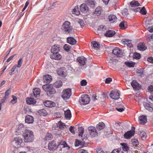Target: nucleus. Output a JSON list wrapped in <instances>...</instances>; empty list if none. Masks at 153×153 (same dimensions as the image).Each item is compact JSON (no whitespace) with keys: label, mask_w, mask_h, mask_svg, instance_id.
<instances>
[{"label":"nucleus","mask_w":153,"mask_h":153,"mask_svg":"<svg viewBox=\"0 0 153 153\" xmlns=\"http://www.w3.org/2000/svg\"><path fill=\"white\" fill-rule=\"evenodd\" d=\"M60 45H53L51 49L52 54L50 55V57L52 59L56 60H60L62 56L59 53L60 50Z\"/></svg>","instance_id":"1"},{"label":"nucleus","mask_w":153,"mask_h":153,"mask_svg":"<svg viewBox=\"0 0 153 153\" xmlns=\"http://www.w3.org/2000/svg\"><path fill=\"white\" fill-rule=\"evenodd\" d=\"M23 136L25 143H31L34 139V135L32 131L29 129H25L23 133Z\"/></svg>","instance_id":"2"},{"label":"nucleus","mask_w":153,"mask_h":153,"mask_svg":"<svg viewBox=\"0 0 153 153\" xmlns=\"http://www.w3.org/2000/svg\"><path fill=\"white\" fill-rule=\"evenodd\" d=\"M42 87L48 97H52V95L56 92L55 88L50 85L46 84L43 85Z\"/></svg>","instance_id":"3"},{"label":"nucleus","mask_w":153,"mask_h":153,"mask_svg":"<svg viewBox=\"0 0 153 153\" xmlns=\"http://www.w3.org/2000/svg\"><path fill=\"white\" fill-rule=\"evenodd\" d=\"M62 31L65 34L71 33L74 30L72 26L71 25L70 23L68 21H66L63 24L62 28Z\"/></svg>","instance_id":"4"},{"label":"nucleus","mask_w":153,"mask_h":153,"mask_svg":"<svg viewBox=\"0 0 153 153\" xmlns=\"http://www.w3.org/2000/svg\"><path fill=\"white\" fill-rule=\"evenodd\" d=\"M90 100V97L86 94H83L79 98V102L81 105L88 104Z\"/></svg>","instance_id":"5"},{"label":"nucleus","mask_w":153,"mask_h":153,"mask_svg":"<svg viewBox=\"0 0 153 153\" xmlns=\"http://www.w3.org/2000/svg\"><path fill=\"white\" fill-rule=\"evenodd\" d=\"M71 94V90L68 88L63 91L62 93V97L64 100L68 99Z\"/></svg>","instance_id":"6"},{"label":"nucleus","mask_w":153,"mask_h":153,"mask_svg":"<svg viewBox=\"0 0 153 153\" xmlns=\"http://www.w3.org/2000/svg\"><path fill=\"white\" fill-rule=\"evenodd\" d=\"M77 61L80 64V66L82 69L85 68V63L87 61L86 59L83 56L78 57L76 59Z\"/></svg>","instance_id":"7"},{"label":"nucleus","mask_w":153,"mask_h":153,"mask_svg":"<svg viewBox=\"0 0 153 153\" xmlns=\"http://www.w3.org/2000/svg\"><path fill=\"white\" fill-rule=\"evenodd\" d=\"M90 135L94 137L97 136L98 132L95 127L93 126H89L88 128Z\"/></svg>","instance_id":"8"},{"label":"nucleus","mask_w":153,"mask_h":153,"mask_svg":"<svg viewBox=\"0 0 153 153\" xmlns=\"http://www.w3.org/2000/svg\"><path fill=\"white\" fill-rule=\"evenodd\" d=\"M120 94L119 91H112L110 93L111 98L114 100H117L120 98Z\"/></svg>","instance_id":"9"},{"label":"nucleus","mask_w":153,"mask_h":153,"mask_svg":"<svg viewBox=\"0 0 153 153\" xmlns=\"http://www.w3.org/2000/svg\"><path fill=\"white\" fill-rule=\"evenodd\" d=\"M80 10L82 12L87 13L88 12L89 8L87 4L83 3L80 5Z\"/></svg>","instance_id":"10"},{"label":"nucleus","mask_w":153,"mask_h":153,"mask_svg":"<svg viewBox=\"0 0 153 153\" xmlns=\"http://www.w3.org/2000/svg\"><path fill=\"white\" fill-rule=\"evenodd\" d=\"M112 53L113 54L119 57H121L123 54L121 50L118 48H115L112 51Z\"/></svg>","instance_id":"11"},{"label":"nucleus","mask_w":153,"mask_h":153,"mask_svg":"<svg viewBox=\"0 0 153 153\" xmlns=\"http://www.w3.org/2000/svg\"><path fill=\"white\" fill-rule=\"evenodd\" d=\"M57 148V146L55 141H51L48 143V148L50 150L56 149Z\"/></svg>","instance_id":"12"},{"label":"nucleus","mask_w":153,"mask_h":153,"mask_svg":"<svg viewBox=\"0 0 153 153\" xmlns=\"http://www.w3.org/2000/svg\"><path fill=\"white\" fill-rule=\"evenodd\" d=\"M25 129V128L22 124L18 126L16 131H15V134L17 135L21 134Z\"/></svg>","instance_id":"13"},{"label":"nucleus","mask_w":153,"mask_h":153,"mask_svg":"<svg viewBox=\"0 0 153 153\" xmlns=\"http://www.w3.org/2000/svg\"><path fill=\"white\" fill-rule=\"evenodd\" d=\"M52 80V77L49 74L45 75L43 77V81L45 83L48 84L50 83Z\"/></svg>","instance_id":"14"},{"label":"nucleus","mask_w":153,"mask_h":153,"mask_svg":"<svg viewBox=\"0 0 153 153\" xmlns=\"http://www.w3.org/2000/svg\"><path fill=\"white\" fill-rule=\"evenodd\" d=\"M135 131H132L131 130L129 131L126 132L124 135V138L126 139H130L132 136H134V134Z\"/></svg>","instance_id":"15"},{"label":"nucleus","mask_w":153,"mask_h":153,"mask_svg":"<svg viewBox=\"0 0 153 153\" xmlns=\"http://www.w3.org/2000/svg\"><path fill=\"white\" fill-rule=\"evenodd\" d=\"M138 50L141 51H144L147 49L146 46L143 42H140L139 43L137 46Z\"/></svg>","instance_id":"16"},{"label":"nucleus","mask_w":153,"mask_h":153,"mask_svg":"<svg viewBox=\"0 0 153 153\" xmlns=\"http://www.w3.org/2000/svg\"><path fill=\"white\" fill-rule=\"evenodd\" d=\"M45 106L48 107H52L55 106L56 104L53 102L49 100L45 101L44 102Z\"/></svg>","instance_id":"17"},{"label":"nucleus","mask_w":153,"mask_h":153,"mask_svg":"<svg viewBox=\"0 0 153 153\" xmlns=\"http://www.w3.org/2000/svg\"><path fill=\"white\" fill-rule=\"evenodd\" d=\"M67 42L70 45H73L76 44V41L73 37L70 36L67 38Z\"/></svg>","instance_id":"18"},{"label":"nucleus","mask_w":153,"mask_h":153,"mask_svg":"<svg viewBox=\"0 0 153 153\" xmlns=\"http://www.w3.org/2000/svg\"><path fill=\"white\" fill-rule=\"evenodd\" d=\"M139 120L140 124L144 125L147 122L146 116L144 115L140 116L139 117Z\"/></svg>","instance_id":"19"},{"label":"nucleus","mask_w":153,"mask_h":153,"mask_svg":"<svg viewBox=\"0 0 153 153\" xmlns=\"http://www.w3.org/2000/svg\"><path fill=\"white\" fill-rule=\"evenodd\" d=\"M34 121L33 118L32 116L27 115L25 117V122L28 124L32 123Z\"/></svg>","instance_id":"20"},{"label":"nucleus","mask_w":153,"mask_h":153,"mask_svg":"<svg viewBox=\"0 0 153 153\" xmlns=\"http://www.w3.org/2000/svg\"><path fill=\"white\" fill-rule=\"evenodd\" d=\"M14 141L17 146L21 145L23 142L22 138L19 137H15Z\"/></svg>","instance_id":"21"},{"label":"nucleus","mask_w":153,"mask_h":153,"mask_svg":"<svg viewBox=\"0 0 153 153\" xmlns=\"http://www.w3.org/2000/svg\"><path fill=\"white\" fill-rule=\"evenodd\" d=\"M150 103L143 102V104L145 108L148 110L152 111H153V108L150 105Z\"/></svg>","instance_id":"22"},{"label":"nucleus","mask_w":153,"mask_h":153,"mask_svg":"<svg viewBox=\"0 0 153 153\" xmlns=\"http://www.w3.org/2000/svg\"><path fill=\"white\" fill-rule=\"evenodd\" d=\"M116 33L115 32L112 30H108L104 34L106 37H111L113 36Z\"/></svg>","instance_id":"23"},{"label":"nucleus","mask_w":153,"mask_h":153,"mask_svg":"<svg viewBox=\"0 0 153 153\" xmlns=\"http://www.w3.org/2000/svg\"><path fill=\"white\" fill-rule=\"evenodd\" d=\"M57 71V74L59 75L62 76H65L66 71L64 67H62L58 69Z\"/></svg>","instance_id":"24"},{"label":"nucleus","mask_w":153,"mask_h":153,"mask_svg":"<svg viewBox=\"0 0 153 153\" xmlns=\"http://www.w3.org/2000/svg\"><path fill=\"white\" fill-rule=\"evenodd\" d=\"M64 115L67 119L70 120L71 117V114L70 110L68 109L64 111Z\"/></svg>","instance_id":"25"},{"label":"nucleus","mask_w":153,"mask_h":153,"mask_svg":"<svg viewBox=\"0 0 153 153\" xmlns=\"http://www.w3.org/2000/svg\"><path fill=\"white\" fill-rule=\"evenodd\" d=\"M40 92V89L38 88H36L33 89V92L34 96L35 97H39Z\"/></svg>","instance_id":"26"},{"label":"nucleus","mask_w":153,"mask_h":153,"mask_svg":"<svg viewBox=\"0 0 153 153\" xmlns=\"http://www.w3.org/2000/svg\"><path fill=\"white\" fill-rule=\"evenodd\" d=\"M38 112L41 116H45L48 114V113L45 109L42 108L40 110H39L38 111Z\"/></svg>","instance_id":"27"},{"label":"nucleus","mask_w":153,"mask_h":153,"mask_svg":"<svg viewBox=\"0 0 153 153\" xmlns=\"http://www.w3.org/2000/svg\"><path fill=\"white\" fill-rule=\"evenodd\" d=\"M26 102L28 104H34L36 103V101L33 98L27 97L26 99Z\"/></svg>","instance_id":"28"},{"label":"nucleus","mask_w":153,"mask_h":153,"mask_svg":"<svg viewBox=\"0 0 153 153\" xmlns=\"http://www.w3.org/2000/svg\"><path fill=\"white\" fill-rule=\"evenodd\" d=\"M108 19L111 23H114L117 20V17L115 15L112 14L108 16Z\"/></svg>","instance_id":"29"},{"label":"nucleus","mask_w":153,"mask_h":153,"mask_svg":"<svg viewBox=\"0 0 153 153\" xmlns=\"http://www.w3.org/2000/svg\"><path fill=\"white\" fill-rule=\"evenodd\" d=\"M66 147H68L67 144L65 141H62V140L61 142H59V144L57 146V147L60 148H63Z\"/></svg>","instance_id":"30"},{"label":"nucleus","mask_w":153,"mask_h":153,"mask_svg":"<svg viewBox=\"0 0 153 153\" xmlns=\"http://www.w3.org/2000/svg\"><path fill=\"white\" fill-rule=\"evenodd\" d=\"M119 26L123 29H125L127 28V22L123 21L121 22L119 25Z\"/></svg>","instance_id":"31"},{"label":"nucleus","mask_w":153,"mask_h":153,"mask_svg":"<svg viewBox=\"0 0 153 153\" xmlns=\"http://www.w3.org/2000/svg\"><path fill=\"white\" fill-rule=\"evenodd\" d=\"M62 85V82L61 80H58L56 81L54 84L53 86L56 88L60 87Z\"/></svg>","instance_id":"32"},{"label":"nucleus","mask_w":153,"mask_h":153,"mask_svg":"<svg viewBox=\"0 0 153 153\" xmlns=\"http://www.w3.org/2000/svg\"><path fill=\"white\" fill-rule=\"evenodd\" d=\"M57 128L60 129H62L65 128V127L66 126L65 123H63L61 121L58 122V123L56 124Z\"/></svg>","instance_id":"33"},{"label":"nucleus","mask_w":153,"mask_h":153,"mask_svg":"<svg viewBox=\"0 0 153 153\" xmlns=\"http://www.w3.org/2000/svg\"><path fill=\"white\" fill-rule=\"evenodd\" d=\"M105 126V124L103 123H100L96 126V127L98 130H100L103 129Z\"/></svg>","instance_id":"34"},{"label":"nucleus","mask_w":153,"mask_h":153,"mask_svg":"<svg viewBox=\"0 0 153 153\" xmlns=\"http://www.w3.org/2000/svg\"><path fill=\"white\" fill-rule=\"evenodd\" d=\"M91 45L94 48L99 49L100 47V45L99 43L96 41H93L91 42Z\"/></svg>","instance_id":"35"},{"label":"nucleus","mask_w":153,"mask_h":153,"mask_svg":"<svg viewBox=\"0 0 153 153\" xmlns=\"http://www.w3.org/2000/svg\"><path fill=\"white\" fill-rule=\"evenodd\" d=\"M130 4L132 7H137L140 5L138 1L135 0H134L131 2Z\"/></svg>","instance_id":"36"},{"label":"nucleus","mask_w":153,"mask_h":153,"mask_svg":"<svg viewBox=\"0 0 153 153\" xmlns=\"http://www.w3.org/2000/svg\"><path fill=\"white\" fill-rule=\"evenodd\" d=\"M102 8L100 7H97L95 10V11L94 12V13L95 14H96L97 16L100 15L101 12Z\"/></svg>","instance_id":"37"},{"label":"nucleus","mask_w":153,"mask_h":153,"mask_svg":"<svg viewBox=\"0 0 153 153\" xmlns=\"http://www.w3.org/2000/svg\"><path fill=\"white\" fill-rule=\"evenodd\" d=\"M79 136L81 137H82V135L84 132V130L82 127H79L78 128Z\"/></svg>","instance_id":"38"},{"label":"nucleus","mask_w":153,"mask_h":153,"mask_svg":"<svg viewBox=\"0 0 153 153\" xmlns=\"http://www.w3.org/2000/svg\"><path fill=\"white\" fill-rule=\"evenodd\" d=\"M139 85V84L138 83L135 81H133L131 82V85L133 88L135 89H138L139 88V86H138Z\"/></svg>","instance_id":"39"},{"label":"nucleus","mask_w":153,"mask_h":153,"mask_svg":"<svg viewBox=\"0 0 153 153\" xmlns=\"http://www.w3.org/2000/svg\"><path fill=\"white\" fill-rule=\"evenodd\" d=\"M71 48V46L67 44H65L63 46V49L67 52L70 51Z\"/></svg>","instance_id":"40"},{"label":"nucleus","mask_w":153,"mask_h":153,"mask_svg":"<svg viewBox=\"0 0 153 153\" xmlns=\"http://www.w3.org/2000/svg\"><path fill=\"white\" fill-rule=\"evenodd\" d=\"M143 70L144 69L143 68H140L138 69L137 71V73L141 77H143L144 76Z\"/></svg>","instance_id":"41"},{"label":"nucleus","mask_w":153,"mask_h":153,"mask_svg":"<svg viewBox=\"0 0 153 153\" xmlns=\"http://www.w3.org/2000/svg\"><path fill=\"white\" fill-rule=\"evenodd\" d=\"M125 63L127 66L129 67H134L135 64V62H126Z\"/></svg>","instance_id":"42"},{"label":"nucleus","mask_w":153,"mask_h":153,"mask_svg":"<svg viewBox=\"0 0 153 153\" xmlns=\"http://www.w3.org/2000/svg\"><path fill=\"white\" fill-rule=\"evenodd\" d=\"M84 143V142H82L81 141L78 140H76L75 141V146H79V145L82 146L83 145Z\"/></svg>","instance_id":"43"},{"label":"nucleus","mask_w":153,"mask_h":153,"mask_svg":"<svg viewBox=\"0 0 153 153\" xmlns=\"http://www.w3.org/2000/svg\"><path fill=\"white\" fill-rule=\"evenodd\" d=\"M139 135L142 138H146V133L143 131H139Z\"/></svg>","instance_id":"44"},{"label":"nucleus","mask_w":153,"mask_h":153,"mask_svg":"<svg viewBox=\"0 0 153 153\" xmlns=\"http://www.w3.org/2000/svg\"><path fill=\"white\" fill-rule=\"evenodd\" d=\"M133 57L134 59H139L140 58L141 55L140 53L137 52H135L133 54Z\"/></svg>","instance_id":"45"},{"label":"nucleus","mask_w":153,"mask_h":153,"mask_svg":"<svg viewBox=\"0 0 153 153\" xmlns=\"http://www.w3.org/2000/svg\"><path fill=\"white\" fill-rule=\"evenodd\" d=\"M23 62V59L22 58H20L19 60L18 61V64L17 65L16 64L14 65L16 66L17 68H20Z\"/></svg>","instance_id":"46"},{"label":"nucleus","mask_w":153,"mask_h":153,"mask_svg":"<svg viewBox=\"0 0 153 153\" xmlns=\"http://www.w3.org/2000/svg\"><path fill=\"white\" fill-rule=\"evenodd\" d=\"M53 138V136L52 134L50 133H48L46 135L45 139L46 140H49Z\"/></svg>","instance_id":"47"},{"label":"nucleus","mask_w":153,"mask_h":153,"mask_svg":"<svg viewBox=\"0 0 153 153\" xmlns=\"http://www.w3.org/2000/svg\"><path fill=\"white\" fill-rule=\"evenodd\" d=\"M146 40L148 42H149L153 41V34L152 35H148L147 37Z\"/></svg>","instance_id":"48"},{"label":"nucleus","mask_w":153,"mask_h":153,"mask_svg":"<svg viewBox=\"0 0 153 153\" xmlns=\"http://www.w3.org/2000/svg\"><path fill=\"white\" fill-rule=\"evenodd\" d=\"M111 153H122L121 149L120 148L117 149H114L112 151Z\"/></svg>","instance_id":"49"},{"label":"nucleus","mask_w":153,"mask_h":153,"mask_svg":"<svg viewBox=\"0 0 153 153\" xmlns=\"http://www.w3.org/2000/svg\"><path fill=\"white\" fill-rule=\"evenodd\" d=\"M72 12L73 13L75 14L76 15H79L80 14L79 11L78 10V9L76 8H74L73 9Z\"/></svg>","instance_id":"50"},{"label":"nucleus","mask_w":153,"mask_h":153,"mask_svg":"<svg viewBox=\"0 0 153 153\" xmlns=\"http://www.w3.org/2000/svg\"><path fill=\"white\" fill-rule=\"evenodd\" d=\"M146 11L145 7H143L141 9H140V13L143 15H145L146 14Z\"/></svg>","instance_id":"51"},{"label":"nucleus","mask_w":153,"mask_h":153,"mask_svg":"<svg viewBox=\"0 0 153 153\" xmlns=\"http://www.w3.org/2000/svg\"><path fill=\"white\" fill-rule=\"evenodd\" d=\"M13 99L11 100L10 102L13 104L16 103L17 101V98L16 96L13 95L12 96Z\"/></svg>","instance_id":"52"},{"label":"nucleus","mask_w":153,"mask_h":153,"mask_svg":"<svg viewBox=\"0 0 153 153\" xmlns=\"http://www.w3.org/2000/svg\"><path fill=\"white\" fill-rule=\"evenodd\" d=\"M113 59L112 58H108L107 60V63L109 65L111 66L113 64Z\"/></svg>","instance_id":"53"},{"label":"nucleus","mask_w":153,"mask_h":153,"mask_svg":"<svg viewBox=\"0 0 153 153\" xmlns=\"http://www.w3.org/2000/svg\"><path fill=\"white\" fill-rule=\"evenodd\" d=\"M132 141L133 145L135 147H137V145L139 144L138 140L137 139H134Z\"/></svg>","instance_id":"54"},{"label":"nucleus","mask_w":153,"mask_h":153,"mask_svg":"<svg viewBox=\"0 0 153 153\" xmlns=\"http://www.w3.org/2000/svg\"><path fill=\"white\" fill-rule=\"evenodd\" d=\"M16 68L17 67L16 66H15L14 65L13 66L9 73L10 75H12L13 74V72L15 70Z\"/></svg>","instance_id":"55"},{"label":"nucleus","mask_w":153,"mask_h":153,"mask_svg":"<svg viewBox=\"0 0 153 153\" xmlns=\"http://www.w3.org/2000/svg\"><path fill=\"white\" fill-rule=\"evenodd\" d=\"M86 80L85 79H83L80 82L81 85L82 86H85L87 84Z\"/></svg>","instance_id":"56"},{"label":"nucleus","mask_w":153,"mask_h":153,"mask_svg":"<svg viewBox=\"0 0 153 153\" xmlns=\"http://www.w3.org/2000/svg\"><path fill=\"white\" fill-rule=\"evenodd\" d=\"M112 81V79L111 78H106L105 80V82L106 84L110 83Z\"/></svg>","instance_id":"57"},{"label":"nucleus","mask_w":153,"mask_h":153,"mask_svg":"<svg viewBox=\"0 0 153 153\" xmlns=\"http://www.w3.org/2000/svg\"><path fill=\"white\" fill-rule=\"evenodd\" d=\"M88 2L89 4L91 5H92V7H94L95 5V2L94 1L92 0H88Z\"/></svg>","instance_id":"58"},{"label":"nucleus","mask_w":153,"mask_h":153,"mask_svg":"<svg viewBox=\"0 0 153 153\" xmlns=\"http://www.w3.org/2000/svg\"><path fill=\"white\" fill-rule=\"evenodd\" d=\"M148 90L151 94L153 93V86L152 85L149 86L148 88Z\"/></svg>","instance_id":"59"},{"label":"nucleus","mask_w":153,"mask_h":153,"mask_svg":"<svg viewBox=\"0 0 153 153\" xmlns=\"http://www.w3.org/2000/svg\"><path fill=\"white\" fill-rule=\"evenodd\" d=\"M131 40L128 39H123L122 42L125 45H126L129 42H131Z\"/></svg>","instance_id":"60"},{"label":"nucleus","mask_w":153,"mask_h":153,"mask_svg":"<svg viewBox=\"0 0 153 153\" xmlns=\"http://www.w3.org/2000/svg\"><path fill=\"white\" fill-rule=\"evenodd\" d=\"M96 150L97 153H105V152L101 148H98Z\"/></svg>","instance_id":"61"},{"label":"nucleus","mask_w":153,"mask_h":153,"mask_svg":"<svg viewBox=\"0 0 153 153\" xmlns=\"http://www.w3.org/2000/svg\"><path fill=\"white\" fill-rule=\"evenodd\" d=\"M74 126H71L69 128L70 131V132L73 134L75 133V131L74 130Z\"/></svg>","instance_id":"62"},{"label":"nucleus","mask_w":153,"mask_h":153,"mask_svg":"<svg viewBox=\"0 0 153 153\" xmlns=\"http://www.w3.org/2000/svg\"><path fill=\"white\" fill-rule=\"evenodd\" d=\"M78 23L81 27H84V24L82 20H80L78 22Z\"/></svg>","instance_id":"63"},{"label":"nucleus","mask_w":153,"mask_h":153,"mask_svg":"<svg viewBox=\"0 0 153 153\" xmlns=\"http://www.w3.org/2000/svg\"><path fill=\"white\" fill-rule=\"evenodd\" d=\"M147 61L151 63H153V58L152 56L149 57L147 59Z\"/></svg>","instance_id":"64"}]
</instances>
